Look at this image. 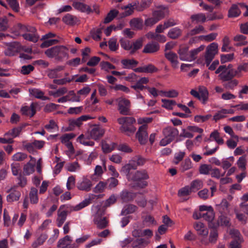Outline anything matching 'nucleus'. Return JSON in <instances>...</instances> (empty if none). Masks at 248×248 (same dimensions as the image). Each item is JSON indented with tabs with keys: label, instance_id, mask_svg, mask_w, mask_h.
<instances>
[{
	"label": "nucleus",
	"instance_id": "obj_8",
	"mask_svg": "<svg viewBox=\"0 0 248 248\" xmlns=\"http://www.w3.org/2000/svg\"><path fill=\"white\" fill-rule=\"evenodd\" d=\"M38 104L37 103L33 102L31 104L30 107L27 106L22 107L20 109V111L23 115L26 116L29 115L30 117H32L36 113V108Z\"/></svg>",
	"mask_w": 248,
	"mask_h": 248
},
{
	"label": "nucleus",
	"instance_id": "obj_30",
	"mask_svg": "<svg viewBox=\"0 0 248 248\" xmlns=\"http://www.w3.org/2000/svg\"><path fill=\"white\" fill-rule=\"evenodd\" d=\"M130 24L131 26L140 30L142 28L143 20L140 18H134L130 20Z\"/></svg>",
	"mask_w": 248,
	"mask_h": 248
},
{
	"label": "nucleus",
	"instance_id": "obj_40",
	"mask_svg": "<svg viewBox=\"0 0 248 248\" xmlns=\"http://www.w3.org/2000/svg\"><path fill=\"white\" fill-rule=\"evenodd\" d=\"M66 206L65 205H62L60 207V208L59 209V210L58 211V218H60V219L64 220V221L66 220L67 216L68 213V211H65V210L61 211V210L63 209Z\"/></svg>",
	"mask_w": 248,
	"mask_h": 248
},
{
	"label": "nucleus",
	"instance_id": "obj_64",
	"mask_svg": "<svg viewBox=\"0 0 248 248\" xmlns=\"http://www.w3.org/2000/svg\"><path fill=\"white\" fill-rule=\"evenodd\" d=\"M202 217L208 221H213L215 217V213L213 211H209L208 213L202 214Z\"/></svg>",
	"mask_w": 248,
	"mask_h": 248
},
{
	"label": "nucleus",
	"instance_id": "obj_4",
	"mask_svg": "<svg viewBox=\"0 0 248 248\" xmlns=\"http://www.w3.org/2000/svg\"><path fill=\"white\" fill-rule=\"evenodd\" d=\"M236 76V70H235L232 68V64H229L228 66L226 65V69H224V71L220 73L218 75V77L222 82H224L226 80L233 78Z\"/></svg>",
	"mask_w": 248,
	"mask_h": 248
},
{
	"label": "nucleus",
	"instance_id": "obj_12",
	"mask_svg": "<svg viewBox=\"0 0 248 248\" xmlns=\"http://www.w3.org/2000/svg\"><path fill=\"white\" fill-rule=\"evenodd\" d=\"M105 133L104 129L100 127L99 125H94V127L92 129L90 132L91 138L97 140L102 137Z\"/></svg>",
	"mask_w": 248,
	"mask_h": 248
},
{
	"label": "nucleus",
	"instance_id": "obj_13",
	"mask_svg": "<svg viewBox=\"0 0 248 248\" xmlns=\"http://www.w3.org/2000/svg\"><path fill=\"white\" fill-rule=\"evenodd\" d=\"M136 170V165L130 160L129 163L124 166L121 170V172L125 174L128 181L130 180V171L131 170Z\"/></svg>",
	"mask_w": 248,
	"mask_h": 248
},
{
	"label": "nucleus",
	"instance_id": "obj_45",
	"mask_svg": "<svg viewBox=\"0 0 248 248\" xmlns=\"http://www.w3.org/2000/svg\"><path fill=\"white\" fill-rule=\"evenodd\" d=\"M218 238V232L217 229L212 230L210 231L209 241L213 244L216 243Z\"/></svg>",
	"mask_w": 248,
	"mask_h": 248
},
{
	"label": "nucleus",
	"instance_id": "obj_55",
	"mask_svg": "<svg viewBox=\"0 0 248 248\" xmlns=\"http://www.w3.org/2000/svg\"><path fill=\"white\" fill-rule=\"evenodd\" d=\"M107 185V182L100 181L94 187L93 191L95 193L102 192Z\"/></svg>",
	"mask_w": 248,
	"mask_h": 248
},
{
	"label": "nucleus",
	"instance_id": "obj_47",
	"mask_svg": "<svg viewBox=\"0 0 248 248\" xmlns=\"http://www.w3.org/2000/svg\"><path fill=\"white\" fill-rule=\"evenodd\" d=\"M234 58V54H222L220 56V62L223 64L228 62H231Z\"/></svg>",
	"mask_w": 248,
	"mask_h": 248
},
{
	"label": "nucleus",
	"instance_id": "obj_23",
	"mask_svg": "<svg viewBox=\"0 0 248 248\" xmlns=\"http://www.w3.org/2000/svg\"><path fill=\"white\" fill-rule=\"evenodd\" d=\"M62 20L65 24L73 26L77 23V18L76 16L67 14L63 17Z\"/></svg>",
	"mask_w": 248,
	"mask_h": 248
},
{
	"label": "nucleus",
	"instance_id": "obj_17",
	"mask_svg": "<svg viewBox=\"0 0 248 248\" xmlns=\"http://www.w3.org/2000/svg\"><path fill=\"white\" fill-rule=\"evenodd\" d=\"M165 57L171 62L172 67L175 68L177 67L178 64V61H177L178 56L176 53L172 51L165 53Z\"/></svg>",
	"mask_w": 248,
	"mask_h": 248
},
{
	"label": "nucleus",
	"instance_id": "obj_1",
	"mask_svg": "<svg viewBox=\"0 0 248 248\" xmlns=\"http://www.w3.org/2000/svg\"><path fill=\"white\" fill-rule=\"evenodd\" d=\"M118 123L121 125L120 130L128 136L133 135L136 130L134 126L136 120L132 117H123L117 119Z\"/></svg>",
	"mask_w": 248,
	"mask_h": 248
},
{
	"label": "nucleus",
	"instance_id": "obj_36",
	"mask_svg": "<svg viewBox=\"0 0 248 248\" xmlns=\"http://www.w3.org/2000/svg\"><path fill=\"white\" fill-rule=\"evenodd\" d=\"M37 189L35 187H32L30 192V198L31 202L32 203H36L38 202V198L37 196Z\"/></svg>",
	"mask_w": 248,
	"mask_h": 248
},
{
	"label": "nucleus",
	"instance_id": "obj_6",
	"mask_svg": "<svg viewBox=\"0 0 248 248\" xmlns=\"http://www.w3.org/2000/svg\"><path fill=\"white\" fill-rule=\"evenodd\" d=\"M190 94L194 97L202 101L203 104H205L208 98V92L205 88L199 89V92L192 89L190 91Z\"/></svg>",
	"mask_w": 248,
	"mask_h": 248
},
{
	"label": "nucleus",
	"instance_id": "obj_43",
	"mask_svg": "<svg viewBox=\"0 0 248 248\" xmlns=\"http://www.w3.org/2000/svg\"><path fill=\"white\" fill-rule=\"evenodd\" d=\"M211 170L212 167L210 165L202 164L199 168V172L202 174H208Z\"/></svg>",
	"mask_w": 248,
	"mask_h": 248
},
{
	"label": "nucleus",
	"instance_id": "obj_53",
	"mask_svg": "<svg viewBox=\"0 0 248 248\" xmlns=\"http://www.w3.org/2000/svg\"><path fill=\"white\" fill-rule=\"evenodd\" d=\"M107 183H108V188L111 189L118 185L119 181L115 177H111L107 180Z\"/></svg>",
	"mask_w": 248,
	"mask_h": 248
},
{
	"label": "nucleus",
	"instance_id": "obj_57",
	"mask_svg": "<svg viewBox=\"0 0 248 248\" xmlns=\"http://www.w3.org/2000/svg\"><path fill=\"white\" fill-rule=\"evenodd\" d=\"M211 117V114H207L205 116L196 115L194 117V121L197 123H203L209 120Z\"/></svg>",
	"mask_w": 248,
	"mask_h": 248
},
{
	"label": "nucleus",
	"instance_id": "obj_51",
	"mask_svg": "<svg viewBox=\"0 0 248 248\" xmlns=\"http://www.w3.org/2000/svg\"><path fill=\"white\" fill-rule=\"evenodd\" d=\"M102 69L108 71V69H115L116 67L108 62H102L100 64Z\"/></svg>",
	"mask_w": 248,
	"mask_h": 248
},
{
	"label": "nucleus",
	"instance_id": "obj_37",
	"mask_svg": "<svg viewBox=\"0 0 248 248\" xmlns=\"http://www.w3.org/2000/svg\"><path fill=\"white\" fill-rule=\"evenodd\" d=\"M191 19L192 21H196L197 23L199 22L203 23L206 21V18L204 14L202 13H200L192 15L191 16Z\"/></svg>",
	"mask_w": 248,
	"mask_h": 248
},
{
	"label": "nucleus",
	"instance_id": "obj_18",
	"mask_svg": "<svg viewBox=\"0 0 248 248\" xmlns=\"http://www.w3.org/2000/svg\"><path fill=\"white\" fill-rule=\"evenodd\" d=\"M30 93L35 98L46 100L49 99L47 96H44V93L38 89H30L29 90Z\"/></svg>",
	"mask_w": 248,
	"mask_h": 248
},
{
	"label": "nucleus",
	"instance_id": "obj_28",
	"mask_svg": "<svg viewBox=\"0 0 248 248\" xmlns=\"http://www.w3.org/2000/svg\"><path fill=\"white\" fill-rule=\"evenodd\" d=\"M188 50V47H183L179 50L178 53L179 55L180 60L182 61H188L189 60V58L187 55Z\"/></svg>",
	"mask_w": 248,
	"mask_h": 248
},
{
	"label": "nucleus",
	"instance_id": "obj_21",
	"mask_svg": "<svg viewBox=\"0 0 248 248\" xmlns=\"http://www.w3.org/2000/svg\"><path fill=\"white\" fill-rule=\"evenodd\" d=\"M157 8H160L161 10L154 11L153 12V16L158 22L165 17V12L163 10H165L166 7L163 5H160L158 6Z\"/></svg>",
	"mask_w": 248,
	"mask_h": 248
},
{
	"label": "nucleus",
	"instance_id": "obj_50",
	"mask_svg": "<svg viewBox=\"0 0 248 248\" xmlns=\"http://www.w3.org/2000/svg\"><path fill=\"white\" fill-rule=\"evenodd\" d=\"M59 42V41L57 39H50L45 41L43 43H42L41 44L40 47L41 48L47 47L58 43Z\"/></svg>",
	"mask_w": 248,
	"mask_h": 248
},
{
	"label": "nucleus",
	"instance_id": "obj_27",
	"mask_svg": "<svg viewBox=\"0 0 248 248\" xmlns=\"http://www.w3.org/2000/svg\"><path fill=\"white\" fill-rule=\"evenodd\" d=\"M246 37L242 34H238L236 35L234 37V41L236 42H239L236 44V46H245L248 44L247 41H246Z\"/></svg>",
	"mask_w": 248,
	"mask_h": 248
},
{
	"label": "nucleus",
	"instance_id": "obj_16",
	"mask_svg": "<svg viewBox=\"0 0 248 248\" xmlns=\"http://www.w3.org/2000/svg\"><path fill=\"white\" fill-rule=\"evenodd\" d=\"M92 186V182L87 178H84L82 182L78 184L77 187L80 190L88 192L91 190Z\"/></svg>",
	"mask_w": 248,
	"mask_h": 248
},
{
	"label": "nucleus",
	"instance_id": "obj_25",
	"mask_svg": "<svg viewBox=\"0 0 248 248\" xmlns=\"http://www.w3.org/2000/svg\"><path fill=\"white\" fill-rule=\"evenodd\" d=\"M241 13L238 5L232 4L228 12V16L229 17H234L238 16Z\"/></svg>",
	"mask_w": 248,
	"mask_h": 248
},
{
	"label": "nucleus",
	"instance_id": "obj_49",
	"mask_svg": "<svg viewBox=\"0 0 248 248\" xmlns=\"http://www.w3.org/2000/svg\"><path fill=\"white\" fill-rule=\"evenodd\" d=\"M8 47L16 53L20 52L21 49V45L19 43L16 42L10 43L8 45Z\"/></svg>",
	"mask_w": 248,
	"mask_h": 248
},
{
	"label": "nucleus",
	"instance_id": "obj_52",
	"mask_svg": "<svg viewBox=\"0 0 248 248\" xmlns=\"http://www.w3.org/2000/svg\"><path fill=\"white\" fill-rule=\"evenodd\" d=\"M34 69V67L31 64L24 65L21 67L20 73L23 75H28L31 73V72Z\"/></svg>",
	"mask_w": 248,
	"mask_h": 248
},
{
	"label": "nucleus",
	"instance_id": "obj_15",
	"mask_svg": "<svg viewBox=\"0 0 248 248\" xmlns=\"http://www.w3.org/2000/svg\"><path fill=\"white\" fill-rule=\"evenodd\" d=\"M96 216L94 219V222L96 225L97 227L100 229L106 228L108 224V221L106 220V217H102L98 215Z\"/></svg>",
	"mask_w": 248,
	"mask_h": 248
},
{
	"label": "nucleus",
	"instance_id": "obj_60",
	"mask_svg": "<svg viewBox=\"0 0 248 248\" xmlns=\"http://www.w3.org/2000/svg\"><path fill=\"white\" fill-rule=\"evenodd\" d=\"M217 44L216 43H212L207 47L206 51L210 53H216V54L217 53Z\"/></svg>",
	"mask_w": 248,
	"mask_h": 248
},
{
	"label": "nucleus",
	"instance_id": "obj_34",
	"mask_svg": "<svg viewBox=\"0 0 248 248\" xmlns=\"http://www.w3.org/2000/svg\"><path fill=\"white\" fill-rule=\"evenodd\" d=\"M23 126L22 127H15L8 131V132L4 134V136H8L9 135L11 136L13 138H15L17 137L20 133L21 132Z\"/></svg>",
	"mask_w": 248,
	"mask_h": 248
},
{
	"label": "nucleus",
	"instance_id": "obj_41",
	"mask_svg": "<svg viewBox=\"0 0 248 248\" xmlns=\"http://www.w3.org/2000/svg\"><path fill=\"white\" fill-rule=\"evenodd\" d=\"M218 222L219 224L221 226H225L227 227L231 226V223H230V219L228 217L223 215H221L219 217Z\"/></svg>",
	"mask_w": 248,
	"mask_h": 248
},
{
	"label": "nucleus",
	"instance_id": "obj_2",
	"mask_svg": "<svg viewBox=\"0 0 248 248\" xmlns=\"http://www.w3.org/2000/svg\"><path fill=\"white\" fill-rule=\"evenodd\" d=\"M68 48L64 46H57L46 50L45 54L49 58H55L58 61H62L63 59L68 57Z\"/></svg>",
	"mask_w": 248,
	"mask_h": 248
},
{
	"label": "nucleus",
	"instance_id": "obj_29",
	"mask_svg": "<svg viewBox=\"0 0 248 248\" xmlns=\"http://www.w3.org/2000/svg\"><path fill=\"white\" fill-rule=\"evenodd\" d=\"M121 47L125 50H129L132 48V44L126 38H123L120 40Z\"/></svg>",
	"mask_w": 248,
	"mask_h": 248
},
{
	"label": "nucleus",
	"instance_id": "obj_59",
	"mask_svg": "<svg viewBox=\"0 0 248 248\" xmlns=\"http://www.w3.org/2000/svg\"><path fill=\"white\" fill-rule=\"evenodd\" d=\"M144 73H153L157 72L158 69L152 64L144 66Z\"/></svg>",
	"mask_w": 248,
	"mask_h": 248
},
{
	"label": "nucleus",
	"instance_id": "obj_22",
	"mask_svg": "<svg viewBox=\"0 0 248 248\" xmlns=\"http://www.w3.org/2000/svg\"><path fill=\"white\" fill-rule=\"evenodd\" d=\"M138 209L137 206L129 204L124 206L121 212V215L124 216L135 212Z\"/></svg>",
	"mask_w": 248,
	"mask_h": 248
},
{
	"label": "nucleus",
	"instance_id": "obj_32",
	"mask_svg": "<svg viewBox=\"0 0 248 248\" xmlns=\"http://www.w3.org/2000/svg\"><path fill=\"white\" fill-rule=\"evenodd\" d=\"M202 187V182L201 180H195L193 181L190 184V189L192 191H197Z\"/></svg>",
	"mask_w": 248,
	"mask_h": 248
},
{
	"label": "nucleus",
	"instance_id": "obj_58",
	"mask_svg": "<svg viewBox=\"0 0 248 248\" xmlns=\"http://www.w3.org/2000/svg\"><path fill=\"white\" fill-rule=\"evenodd\" d=\"M27 157V155L22 153H17L15 154L12 158L15 161H21Z\"/></svg>",
	"mask_w": 248,
	"mask_h": 248
},
{
	"label": "nucleus",
	"instance_id": "obj_7",
	"mask_svg": "<svg viewBox=\"0 0 248 248\" xmlns=\"http://www.w3.org/2000/svg\"><path fill=\"white\" fill-rule=\"evenodd\" d=\"M147 128V125L144 124L139 127L136 133V137L141 144H145L147 142L148 137V133L146 131Z\"/></svg>",
	"mask_w": 248,
	"mask_h": 248
},
{
	"label": "nucleus",
	"instance_id": "obj_44",
	"mask_svg": "<svg viewBox=\"0 0 248 248\" xmlns=\"http://www.w3.org/2000/svg\"><path fill=\"white\" fill-rule=\"evenodd\" d=\"M91 200L92 199L91 198L85 199L83 202L75 206L74 208V210L78 211L87 206L90 203Z\"/></svg>",
	"mask_w": 248,
	"mask_h": 248
},
{
	"label": "nucleus",
	"instance_id": "obj_54",
	"mask_svg": "<svg viewBox=\"0 0 248 248\" xmlns=\"http://www.w3.org/2000/svg\"><path fill=\"white\" fill-rule=\"evenodd\" d=\"M10 7L13 11L18 12L19 9V6L17 0H6Z\"/></svg>",
	"mask_w": 248,
	"mask_h": 248
},
{
	"label": "nucleus",
	"instance_id": "obj_10",
	"mask_svg": "<svg viewBox=\"0 0 248 248\" xmlns=\"http://www.w3.org/2000/svg\"><path fill=\"white\" fill-rule=\"evenodd\" d=\"M160 48L159 45L156 42H151L146 44L142 50L144 53H154L157 52Z\"/></svg>",
	"mask_w": 248,
	"mask_h": 248
},
{
	"label": "nucleus",
	"instance_id": "obj_61",
	"mask_svg": "<svg viewBox=\"0 0 248 248\" xmlns=\"http://www.w3.org/2000/svg\"><path fill=\"white\" fill-rule=\"evenodd\" d=\"M100 58L99 57L93 56L87 62V65L89 66H95L100 62Z\"/></svg>",
	"mask_w": 248,
	"mask_h": 248
},
{
	"label": "nucleus",
	"instance_id": "obj_62",
	"mask_svg": "<svg viewBox=\"0 0 248 248\" xmlns=\"http://www.w3.org/2000/svg\"><path fill=\"white\" fill-rule=\"evenodd\" d=\"M192 192L190 187L188 186H185L180 190L178 192V195L180 196H184L189 195Z\"/></svg>",
	"mask_w": 248,
	"mask_h": 248
},
{
	"label": "nucleus",
	"instance_id": "obj_48",
	"mask_svg": "<svg viewBox=\"0 0 248 248\" xmlns=\"http://www.w3.org/2000/svg\"><path fill=\"white\" fill-rule=\"evenodd\" d=\"M101 147L103 152L105 153H109L114 150V147H111L107 142L105 140H102L101 142Z\"/></svg>",
	"mask_w": 248,
	"mask_h": 248
},
{
	"label": "nucleus",
	"instance_id": "obj_31",
	"mask_svg": "<svg viewBox=\"0 0 248 248\" xmlns=\"http://www.w3.org/2000/svg\"><path fill=\"white\" fill-rule=\"evenodd\" d=\"M34 171V164H31L30 162L24 165L23 173L24 175H29Z\"/></svg>",
	"mask_w": 248,
	"mask_h": 248
},
{
	"label": "nucleus",
	"instance_id": "obj_35",
	"mask_svg": "<svg viewBox=\"0 0 248 248\" xmlns=\"http://www.w3.org/2000/svg\"><path fill=\"white\" fill-rule=\"evenodd\" d=\"M133 163H135L136 168L138 166H142L146 161V159L140 155H136L134 156L131 160Z\"/></svg>",
	"mask_w": 248,
	"mask_h": 248
},
{
	"label": "nucleus",
	"instance_id": "obj_20",
	"mask_svg": "<svg viewBox=\"0 0 248 248\" xmlns=\"http://www.w3.org/2000/svg\"><path fill=\"white\" fill-rule=\"evenodd\" d=\"M11 191V193L7 196V201L8 202H13L14 201H17L19 200L21 194L19 191L13 190L12 189H10L8 190V192Z\"/></svg>",
	"mask_w": 248,
	"mask_h": 248
},
{
	"label": "nucleus",
	"instance_id": "obj_42",
	"mask_svg": "<svg viewBox=\"0 0 248 248\" xmlns=\"http://www.w3.org/2000/svg\"><path fill=\"white\" fill-rule=\"evenodd\" d=\"M22 36L25 39L34 43L37 42L39 38L37 34L30 33L24 34Z\"/></svg>",
	"mask_w": 248,
	"mask_h": 248
},
{
	"label": "nucleus",
	"instance_id": "obj_9",
	"mask_svg": "<svg viewBox=\"0 0 248 248\" xmlns=\"http://www.w3.org/2000/svg\"><path fill=\"white\" fill-rule=\"evenodd\" d=\"M136 193L129 191L127 189L123 190L119 195L122 202H128L132 201L136 197Z\"/></svg>",
	"mask_w": 248,
	"mask_h": 248
},
{
	"label": "nucleus",
	"instance_id": "obj_39",
	"mask_svg": "<svg viewBox=\"0 0 248 248\" xmlns=\"http://www.w3.org/2000/svg\"><path fill=\"white\" fill-rule=\"evenodd\" d=\"M223 84V86L229 89H233L234 87L238 85V81L236 79H231L228 80H226L225 82H227Z\"/></svg>",
	"mask_w": 248,
	"mask_h": 248
},
{
	"label": "nucleus",
	"instance_id": "obj_24",
	"mask_svg": "<svg viewBox=\"0 0 248 248\" xmlns=\"http://www.w3.org/2000/svg\"><path fill=\"white\" fill-rule=\"evenodd\" d=\"M119 14V11L116 9L111 10L104 19V23L107 24L110 22Z\"/></svg>",
	"mask_w": 248,
	"mask_h": 248
},
{
	"label": "nucleus",
	"instance_id": "obj_33",
	"mask_svg": "<svg viewBox=\"0 0 248 248\" xmlns=\"http://www.w3.org/2000/svg\"><path fill=\"white\" fill-rule=\"evenodd\" d=\"M161 101L163 103L162 107L170 110L172 109V106L176 105V101L173 100L162 99Z\"/></svg>",
	"mask_w": 248,
	"mask_h": 248
},
{
	"label": "nucleus",
	"instance_id": "obj_46",
	"mask_svg": "<svg viewBox=\"0 0 248 248\" xmlns=\"http://www.w3.org/2000/svg\"><path fill=\"white\" fill-rule=\"evenodd\" d=\"M121 63L127 68H130L129 66L133 65L136 66L138 64V62L134 59H124L122 60Z\"/></svg>",
	"mask_w": 248,
	"mask_h": 248
},
{
	"label": "nucleus",
	"instance_id": "obj_3",
	"mask_svg": "<svg viewBox=\"0 0 248 248\" xmlns=\"http://www.w3.org/2000/svg\"><path fill=\"white\" fill-rule=\"evenodd\" d=\"M149 178V176L147 170H141L135 171L130 181L136 182V184L132 186V187H138L140 188H144L148 186L147 182L145 180Z\"/></svg>",
	"mask_w": 248,
	"mask_h": 248
},
{
	"label": "nucleus",
	"instance_id": "obj_63",
	"mask_svg": "<svg viewBox=\"0 0 248 248\" xmlns=\"http://www.w3.org/2000/svg\"><path fill=\"white\" fill-rule=\"evenodd\" d=\"M237 165L239 168L245 170L246 169V155H243L239 157Z\"/></svg>",
	"mask_w": 248,
	"mask_h": 248
},
{
	"label": "nucleus",
	"instance_id": "obj_38",
	"mask_svg": "<svg viewBox=\"0 0 248 248\" xmlns=\"http://www.w3.org/2000/svg\"><path fill=\"white\" fill-rule=\"evenodd\" d=\"M202 32H205L204 28L202 26L199 25L198 27H196L194 29L191 30L189 32H188L186 36H193Z\"/></svg>",
	"mask_w": 248,
	"mask_h": 248
},
{
	"label": "nucleus",
	"instance_id": "obj_19",
	"mask_svg": "<svg viewBox=\"0 0 248 248\" xmlns=\"http://www.w3.org/2000/svg\"><path fill=\"white\" fill-rule=\"evenodd\" d=\"M149 242L144 238H137L132 243L133 248H143L148 245Z\"/></svg>",
	"mask_w": 248,
	"mask_h": 248
},
{
	"label": "nucleus",
	"instance_id": "obj_26",
	"mask_svg": "<svg viewBox=\"0 0 248 248\" xmlns=\"http://www.w3.org/2000/svg\"><path fill=\"white\" fill-rule=\"evenodd\" d=\"M181 30L177 28L171 29L168 33V36L171 39H176L181 36Z\"/></svg>",
	"mask_w": 248,
	"mask_h": 248
},
{
	"label": "nucleus",
	"instance_id": "obj_14",
	"mask_svg": "<svg viewBox=\"0 0 248 248\" xmlns=\"http://www.w3.org/2000/svg\"><path fill=\"white\" fill-rule=\"evenodd\" d=\"M72 5L75 9L82 12H86L87 14H90L93 12L89 6L80 2H74Z\"/></svg>",
	"mask_w": 248,
	"mask_h": 248
},
{
	"label": "nucleus",
	"instance_id": "obj_56",
	"mask_svg": "<svg viewBox=\"0 0 248 248\" xmlns=\"http://www.w3.org/2000/svg\"><path fill=\"white\" fill-rule=\"evenodd\" d=\"M108 47L111 51H115L118 47V45L117 44V40L115 38L110 39L108 42Z\"/></svg>",
	"mask_w": 248,
	"mask_h": 248
},
{
	"label": "nucleus",
	"instance_id": "obj_11",
	"mask_svg": "<svg viewBox=\"0 0 248 248\" xmlns=\"http://www.w3.org/2000/svg\"><path fill=\"white\" fill-rule=\"evenodd\" d=\"M163 133L165 137L171 139L173 141L175 138L178 135L179 131L176 128L168 126L163 129Z\"/></svg>",
	"mask_w": 248,
	"mask_h": 248
},
{
	"label": "nucleus",
	"instance_id": "obj_5",
	"mask_svg": "<svg viewBox=\"0 0 248 248\" xmlns=\"http://www.w3.org/2000/svg\"><path fill=\"white\" fill-rule=\"evenodd\" d=\"M153 2V0H141L140 3L138 1L135 2L133 4L129 3L127 5L122 7L123 9H125L131 7L135 6V9L139 12L143 11L144 9L149 8Z\"/></svg>",
	"mask_w": 248,
	"mask_h": 248
}]
</instances>
